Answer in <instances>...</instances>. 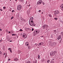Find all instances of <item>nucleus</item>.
<instances>
[{"label": "nucleus", "mask_w": 63, "mask_h": 63, "mask_svg": "<svg viewBox=\"0 0 63 63\" xmlns=\"http://www.w3.org/2000/svg\"><path fill=\"white\" fill-rule=\"evenodd\" d=\"M29 24L32 26H35V24H34L33 20H29Z\"/></svg>", "instance_id": "1"}, {"label": "nucleus", "mask_w": 63, "mask_h": 63, "mask_svg": "<svg viewBox=\"0 0 63 63\" xmlns=\"http://www.w3.org/2000/svg\"><path fill=\"white\" fill-rule=\"evenodd\" d=\"M22 6L21 5H19L17 6V10L18 11H20L22 9Z\"/></svg>", "instance_id": "2"}, {"label": "nucleus", "mask_w": 63, "mask_h": 63, "mask_svg": "<svg viewBox=\"0 0 63 63\" xmlns=\"http://www.w3.org/2000/svg\"><path fill=\"white\" fill-rule=\"evenodd\" d=\"M48 27V26L46 24H44L42 26V28L43 29H45L46 28V29H47Z\"/></svg>", "instance_id": "3"}, {"label": "nucleus", "mask_w": 63, "mask_h": 63, "mask_svg": "<svg viewBox=\"0 0 63 63\" xmlns=\"http://www.w3.org/2000/svg\"><path fill=\"white\" fill-rule=\"evenodd\" d=\"M56 53V51H54L53 52H52L50 53V55H55V54Z\"/></svg>", "instance_id": "4"}, {"label": "nucleus", "mask_w": 63, "mask_h": 63, "mask_svg": "<svg viewBox=\"0 0 63 63\" xmlns=\"http://www.w3.org/2000/svg\"><path fill=\"white\" fill-rule=\"evenodd\" d=\"M43 3V1L41 0H39L37 3V5H41Z\"/></svg>", "instance_id": "5"}, {"label": "nucleus", "mask_w": 63, "mask_h": 63, "mask_svg": "<svg viewBox=\"0 0 63 63\" xmlns=\"http://www.w3.org/2000/svg\"><path fill=\"white\" fill-rule=\"evenodd\" d=\"M22 35H23V38H24V39H26V38H27V35L26 34L23 33Z\"/></svg>", "instance_id": "6"}, {"label": "nucleus", "mask_w": 63, "mask_h": 63, "mask_svg": "<svg viewBox=\"0 0 63 63\" xmlns=\"http://www.w3.org/2000/svg\"><path fill=\"white\" fill-rule=\"evenodd\" d=\"M29 42H26L25 43V45L26 46H27V47H28L29 46Z\"/></svg>", "instance_id": "7"}, {"label": "nucleus", "mask_w": 63, "mask_h": 63, "mask_svg": "<svg viewBox=\"0 0 63 63\" xmlns=\"http://www.w3.org/2000/svg\"><path fill=\"white\" fill-rule=\"evenodd\" d=\"M59 13V12L57 10L56 11V12L54 13V15L55 16L57 15V14H58Z\"/></svg>", "instance_id": "8"}, {"label": "nucleus", "mask_w": 63, "mask_h": 63, "mask_svg": "<svg viewBox=\"0 0 63 63\" xmlns=\"http://www.w3.org/2000/svg\"><path fill=\"white\" fill-rule=\"evenodd\" d=\"M57 43L56 42H54L53 43V46H52V47H53V46H55L56 45Z\"/></svg>", "instance_id": "9"}, {"label": "nucleus", "mask_w": 63, "mask_h": 63, "mask_svg": "<svg viewBox=\"0 0 63 63\" xmlns=\"http://www.w3.org/2000/svg\"><path fill=\"white\" fill-rule=\"evenodd\" d=\"M27 29L28 30V31L29 32H31V29L29 28H27Z\"/></svg>", "instance_id": "10"}, {"label": "nucleus", "mask_w": 63, "mask_h": 63, "mask_svg": "<svg viewBox=\"0 0 63 63\" xmlns=\"http://www.w3.org/2000/svg\"><path fill=\"white\" fill-rule=\"evenodd\" d=\"M57 39L58 40H60V39H61V36H57Z\"/></svg>", "instance_id": "11"}, {"label": "nucleus", "mask_w": 63, "mask_h": 63, "mask_svg": "<svg viewBox=\"0 0 63 63\" xmlns=\"http://www.w3.org/2000/svg\"><path fill=\"white\" fill-rule=\"evenodd\" d=\"M8 49V50H10V52H11V53L13 52H12V49L11 48H9Z\"/></svg>", "instance_id": "12"}, {"label": "nucleus", "mask_w": 63, "mask_h": 63, "mask_svg": "<svg viewBox=\"0 0 63 63\" xmlns=\"http://www.w3.org/2000/svg\"><path fill=\"white\" fill-rule=\"evenodd\" d=\"M34 18H33V17H31L30 18V19L29 20H33Z\"/></svg>", "instance_id": "13"}, {"label": "nucleus", "mask_w": 63, "mask_h": 63, "mask_svg": "<svg viewBox=\"0 0 63 63\" xmlns=\"http://www.w3.org/2000/svg\"><path fill=\"white\" fill-rule=\"evenodd\" d=\"M53 32L55 34L56 33V31L55 30H54L53 31Z\"/></svg>", "instance_id": "14"}, {"label": "nucleus", "mask_w": 63, "mask_h": 63, "mask_svg": "<svg viewBox=\"0 0 63 63\" xmlns=\"http://www.w3.org/2000/svg\"><path fill=\"white\" fill-rule=\"evenodd\" d=\"M17 60H18V59H17V58H16L15 59H14V61H17Z\"/></svg>", "instance_id": "15"}, {"label": "nucleus", "mask_w": 63, "mask_h": 63, "mask_svg": "<svg viewBox=\"0 0 63 63\" xmlns=\"http://www.w3.org/2000/svg\"><path fill=\"white\" fill-rule=\"evenodd\" d=\"M38 59H40V55H38Z\"/></svg>", "instance_id": "16"}, {"label": "nucleus", "mask_w": 63, "mask_h": 63, "mask_svg": "<svg viewBox=\"0 0 63 63\" xmlns=\"http://www.w3.org/2000/svg\"><path fill=\"white\" fill-rule=\"evenodd\" d=\"M20 19L21 20H23V18H22V17H20Z\"/></svg>", "instance_id": "17"}, {"label": "nucleus", "mask_w": 63, "mask_h": 63, "mask_svg": "<svg viewBox=\"0 0 63 63\" xmlns=\"http://www.w3.org/2000/svg\"><path fill=\"white\" fill-rule=\"evenodd\" d=\"M42 62H43L44 61H45V59L44 58H43L42 59Z\"/></svg>", "instance_id": "18"}, {"label": "nucleus", "mask_w": 63, "mask_h": 63, "mask_svg": "<svg viewBox=\"0 0 63 63\" xmlns=\"http://www.w3.org/2000/svg\"><path fill=\"white\" fill-rule=\"evenodd\" d=\"M28 47L29 49H30V48H31V47H30V46H28Z\"/></svg>", "instance_id": "19"}, {"label": "nucleus", "mask_w": 63, "mask_h": 63, "mask_svg": "<svg viewBox=\"0 0 63 63\" xmlns=\"http://www.w3.org/2000/svg\"><path fill=\"white\" fill-rule=\"evenodd\" d=\"M17 35L15 34H12V36H16Z\"/></svg>", "instance_id": "20"}, {"label": "nucleus", "mask_w": 63, "mask_h": 63, "mask_svg": "<svg viewBox=\"0 0 63 63\" xmlns=\"http://www.w3.org/2000/svg\"><path fill=\"white\" fill-rule=\"evenodd\" d=\"M60 7L61 8V7H62V8H63V4H62L61 5V6H60Z\"/></svg>", "instance_id": "21"}, {"label": "nucleus", "mask_w": 63, "mask_h": 63, "mask_svg": "<svg viewBox=\"0 0 63 63\" xmlns=\"http://www.w3.org/2000/svg\"><path fill=\"white\" fill-rule=\"evenodd\" d=\"M11 34H13L14 33V32L13 31H10Z\"/></svg>", "instance_id": "22"}, {"label": "nucleus", "mask_w": 63, "mask_h": 63, "mask_svg": "<svg viewBox=\"0 0 63 63\" xmlns=\"http://www.w3.org/2000/svg\"><path fill=\"white\" fill-rule=\"evenodd\" d=\"M36 34H38L39 33L38 32V31H36Z\"/></svg>", "instance_id": "23"}, {"label": "nucleus", "mask_w": 63, "mask_h": 63, "mask_svg": "<svg viewBox=\"0 0 63 63\" xmlns=\"http://www.w3.org/2000/svg\"><path fill=\"white\" fill-rule=\"evenodd\" d=\"M50 62V61L49 60H48L47 61V63H49V62Z\"/></svg>", "instance_id": "24"}, {"label": "nucleus", "mask_w": 63, "mask_h": 63, "mask_svg": "<svg viewBox=\"0 0 63 63\" xmlns=\"http://www.w3.org/2000/svg\"><path fill=\"white\" fill-rule=\"evenodd\" d=\"M49 16L50 17H52V16L50 14V15H49Z\"/></svg>", "instance_id": "25"}, {"label": "nucleus", "mask_w": 63, "mask_h": 63, "mask_svg": "<svg viewBox=\"0 0 63 63\" xmlns=\"http://www.w3.org/2000/svg\"><path fill=\"white\" fill-rule=\"evenodd\" d=\"M41 44V45H43L44 43L43 42H41L40 43Z\"/></svg>", "instance_id": "26"}, {"label": "nucleus", "mask_w": 63, "mask_h": 63, "mask_svg": "<svg viewBox=\"0 0 63 63\" xmlns=\"http://www.w3.org/2000/svg\"><path fill=\"white\" fill-rule=\"evenodd\" d=\"M54 19H55V20H57L58 18H55Z\"/></svg>", "instance_id": "27"}, {"label": "nucleus", "mask_w": 63, "mask_h": 63, "mask_svg": "<svg viewBox=\"0 0 63 63\" xmlns=\"http://www.w3.org/2000/svg\"><path fill=\"white\" fill-rule=\"evenodd\" d=\"M14 12H15V10H13L12 11V13H14Z\"/></svg>", "instance_id": "28"}, {"label": "nucleus", "mask_w": 63, "mask_h": 63, "mask_svg": "<svg viewBox=\"0 0 63 63\" xmlns=\"http://www.w3.org/2000/svg\"><path fill=\"white\" fill-rule=\"evenodd\" d=\"M19 31H22L23 30H22V29H20V30H19Z\"/></svg>", "instance_id": "29"}, {"label": "nucleus", "mask_w": 63, "mask_h": 63, "mask_svg": "<svg viewBox=\"0 0 63 63\" xmlns=\"http://www.w3.org/2000/svg\"><path fill=\"white\" fill-rule=\"evenodd\" d=\"M3 9H6V7H3Z\"/></svg>", "instance_id": "30"}, {"label": "nucleus", "mask_w": 63, "mask_h": 63, "mask_svg": "<svg viewBox=\"0 0 63 63\" xmlns=\"http://www.w3.org/2000/svg\"><path fill=\"white\" fill-rule=\"evenodd\" d=\"M2 41H3V40H2V39L0 40V42L1 43V42H2Z\"/></svg>", "instance_id": "31"}, {"label": "nucleus", "mask_w": 63, "mask_h": 63, "mask_svg": "<svg viewBox=\"0 0 63 63\" xmlns=\"http://www.w3.org/2000/svg\"><path fill=\"white\" fill-rule=\"evenodd\" d=\"M14 18V17L13 16H12V17L11 18V19L12 20V19H13Z\"/></svg>", "instance_id": "32"}, {"label": "nucleus", "mask_w": 63, "mask_h": 63, "mask_svg": "<svg viewBox=\"0 0 63 63\" xmlns=\"http://www.w3.org/2000/svg\"><path fill=\"white\" fill-rule=\"evenodd\" d=\"M36 35H37V34L36 33L35 34H33V36H36Z\"/></svg>", "instance_id": "33"}, {"label": "nucleus", "mask_w": 63, "mask_h": 63, "mask_svg": "<svg viewBox=\"0 0 63 63\" xmlns=\"http://www.w3.org/2000/svg\"><path fill=\"white\" fill-rule=\"evenodd\" d=\"M11 60V59H8V61H10Z\"/></svg>", "instance_id": "34"}, {"label": "nucleus", "mask_w": 63, "mask_h": 63, "mask_svg": "<svg viewBox=\"0 0 63 63\" xmlns=\"http://www.w3.org/2000/svg\"><path fill=\"white\" fill-rule=\"evenodd\" d=\"M61 34H62V35H63V32H61Z\"/></svg>", "instance_id": "35"}, {"label": "nucleus", "mask_w": 63, "mask_h": 63, "mask_svg": "<svg viewBox=\"0 0 63 63\" xmlns=\"http://www.w3.org/2000/svg\"><path fill=\"white\" fill-rule=\"evenodd\" d=\"M42 4L43 5H45V3L44 2H42Z\"/></svg>", "instance_id": "36"}, {"label": "nucleus", "mask_w": 63, "mask_h": 63, "mask_svg": "<svg viewBox=\"0 0 63 63\" xmlns=\"http://www.w3.org/2000/svg\"><path fill=\"white\" fill-rule=\"evenodd\" d=\"M0 11H3V10L2 9H0Z\"/></svg>", "instance_id": "37"}, {"label": "nucleus", "mask_w": 63, "mask_h": 63, "mask_svg": "<svg viewBox=\"0 0 63 63\" xmlns=\"http://www.w3.org/2000/svg\"><path fill=\"white\" fill-rule=\"evenodd\" d=\"M34 30V29L33 28H32V31H33Z\"/></svg>", "instance_id": "38"}, {"label": "nucleus", "mask_w": 63, "mask_h": 63, "mask_svg": "<svg viewBox=\"0 0 63 63\" xmlns=\"http://www.w3.org/2000/svg\"><path fill=\"white\" fill-rule=\"evenodd\" d=\"M2 54V52L1 51H0V54Z\"/></svg>", "instance_id": "39"}, {"label": "nucleus", "mask_w": 63, "mask_h": 63, "mask_svg": "<svg viewBox=\"0 0 63 63\" xmlns=\"http://www.w3.org/2000/svg\"><path fill=\"white\" fill-rule=\"evenodd\" d=\"M20 2H22V1H23V0H20Z\"/></svg>", "instance_id": "40"}, {"label": "nucleus", "mask_w": 63, "mask_h": 63, "mask_svg": "<svg viewBox=\"0 0 63 63\" xmlns=\"http://www.w3.org/2000/svg\"><path fill=\"white\" fill-rule=\"evenodd\" d=\"M39 45H40V46H42V45H41V43H39Z\"/></svg>", "instance_id": "41"}, {"label": "nucleus", "mask_w": 63, "mask_h": 63, "mask_svg": "<svg viewBox=\"0 0 63 63\" xmlns=\"http://www.w3.org/2000/svg\"><path fill=\"white\" fill-rule=\"evenodd\" d=\"M37 60H36L35 61V63H37Z\"/></svg>", "instance_id": "42"}, {"label": "nucleus", "mask_w": 63, "mask_h": 63, "mask_svg": "<svg viewBox=\"0 0 63 63\" xmlns=\"http://www.w3.org/2000/svg\"><path fill=\"white\" fill-rule=\"evenodd\" d=\"M59 21H60V22H61V21H62V20H59Z\"/></svg>", "instance_id": "43"}, {"label": "nucleus", "mask_w": 63, "mask_h": 63, "mask_svg": "<svg viewBox=\"0 0 63 63\" xmlns=\"http://www.w3.org/2000/svg\"><path fill=\"white\" fill-rule=\"evenodd\" d=\"M42 12V11H41V10H39L38 11V12Z\"/></svg>", "instance_id": "44"}, {"label": "nucleus", "mask_w": 63, "mask_h": 63, "mask_svg": "<svg viewBox=\"0 0 63 63\" xmlns=\"http://www.w3.org/2000/svg\"><path fill=\"white\" fill-rule=\"evenodd\" d=\"M6 32H8V30L6 29Z\"/></svg>", "instance_id": "45"}, {"label": "nucleus", "mask_w": 63, "mask_h": 63, "mask_svg": "<svg viewBox=\"0 0 63 63\" xmlns=\"http://www.w3.org/2000/svg\"><path fill=\"white\" fill-rule=\"evenodd\" d=\"M35 45L36 46H37V44L35 43Z\"/></svg>", "instance_id": "46"}, {"label": "nucleus", "mask_w": 63, "mask_h": 63, "mask_svg": "<svg viewBox=\"0 0 63 63\" xmlns=\"http://www.w3.org/2000/svg\"><path fill=\"white\" fill-rule=\"evenodd\" d=\"M5 55V53H4L3 54V55Z\"/></svg>", "instance_id": "47"}, {"label": "nucleus", "mask_w": 63, "mask_h": 63, "mask_svg": "<svg viewBox=\"0 0 63 63\" xmlns=\"http://www.w3.org/2000/svg\"><path fill=\"white\" fill-rule=\"evenodd\" d=\"M13 42V41H12V40H10V42Z\"/></svg>", "instance_id": "48"}, {"label": "nucleus", "mask_w": 63, "mask_h": 63, "mask_svg": "<svg viewBox=\"0 0 63 63\" xmlns=\"http://www.w3.org/2000/svg\"><path fill=\"white\" fill-rule=\"evenodd\" d=\"M8 33H11V32L9 31V32H8Z\"/></svg>", "instance_id": "49"}, {"label": "nucleus", "mask_w": 63, "mask_h": 63, "mask_svg": "<svg viewBox=\"0 0 63 63\" xmlns=\"http://www.w3.org/2000/svg\"><path fill=\"white\" fill-rule=\"evenodd\" d=\"M61 8H62V9H63V7H61Z\"/></svg>", "instance_id": "50"}, {"label": "nucleus", "mask_w": 63, "mask_h": 63, "mask_svg": "<svg viewBox=\"0 0 63 63\" xmlns=\"http://www.w3.org/2000/svg\"><path fill=\"white\" fill-rule=\"evenodd\" d=\"M61 22L62 23H63V21H62Z\"/></svg>", "instance_id": "51"}, {"label": "nucleus", "mask_w": 63, "mask_h": 63, "mask_svg": "<svg viewBox=\"0 0 63 63\" xmlns=\"http://www.w3.org/2000/svg\"><path fill=\"white\" fill-rule=\"evenodd\" d=\"M0 31H2V29H0Z\"/></svg>", "instance_id": "52"}, {"label": "nucleus", "mask_w": 63, "mask_h": 63, "mask_svg": "<svg viewBox=\"0 0 63 63\" xmlns=\"http://www.w3.org/2000/svg\"><path fill=\"white\" fill-rule=\"evenodd\" d=\"M17 38H18V36H17Z\"/></svg>", "instance_id": "53"}, {"label": "nucleus", "mask_w": 63, "mask_h": 63, "mask_svg": "<svg viewBox=\"0 0 63 63\" xmlns=\"http://www.w3.org/2000/svg\"><path fill=\"white\" fill-rule=\"evenodd\" d=\"M42 37H44V36H42Z\"/></svg>", "instance_id": "54"}, {"label": "nucleus", "mask_w": 63, "mask_h": 63, "mask_svg": "<svg viewBox=\"0 0 63 63\" xmlns=\"http://www.w3.org/2000/svg\"><path fill=\"white\" fill-rule=\"evenodd\" d=\"M56 11H54V12H55V13H56Z\"/></svg>", "instance_id": "55"}, {"label": "nucleus", "mask_w": 63, "mask_h": 63, "mask_svg": "<svg viewBox=\"0 0 63 63\" xmlns=\"http://www.w3.org/2000/svg\"><path fill=\"white\" fill-rule=\"evenodd\" d=\"M62 10L63 11V9H62Z\"/></svg>", "instance_id": "56"}, {"label": "nucleus", "mask_w": 63, "mask_h": 63, "mask_svg": "<svg viewBox=\"0 0 63 63\" xmlns=\"http://www.w3.org/2000/svg\"><path fill=\"white\" fill-rule=\"evenodd\" d=\"M38 46H40V45H39V44H38Z\"/></svg>", "instance_id": "57"}, {"label": "nucleus", "mask_w": 63, "mask_h": 63, "mask_svg": "<svg viewBox=\"0 0 63 63\" xmlns=\"http://www.w3.org/2000/svg\"><path fill=\"white\" fill-rule=\"evenodd\" d=\"M52 60H54V59H52Z\"/></svg>", "instance_id": "58"}, {"label": "nucleus", "mask_w": 63, "mask_h": 63, "mask_svg": "<svg viewBox=\"0 0 63 63\" xmlns=\"http://www.w3.org/2000/svg\"><path fill=\"white\" fill-rule=\"evenodd\" d=\"M42 14H43V13L42 12Z\"/></svg>", "instance_id": "59"}, {"label": "nucleus", "mask_w": 63, "mask_h": 63, "mask_svg": "<svg viewBox=\"0 0 63 63\" xmlns=\"http://www.w3.org/2000/svg\"><path fill=\"white\" fill-rule=\"evenodd\" d=\"M10 1H11V0H10Z\"/></svg>", "instance_id": "60"}, {"label": "nucleus", "mask_w": 63, "mask_h": 63, "mask_svg": "<svg viewBox=\"0 0 63 63\" xmlns=\"http://www.w3.org/2000/svg\"><path fill=\"white\" fill-rule=\"evenodd\" d=\"M7 57V56H5V57Z\"/></svg>", "instance_id": "61"}, {"label": "nucleus", "mask_w": 63, "mask_h": 63, "mask_svg": "<svg viewBox=\"0 0 63 63\" xmlns=\"http://www.w3.org/2000/svg\"><path fill=\"white\" fill-rule=\"evenodd\" d=\"M5 54H6H6H7L6 53Z\"/></svg>", "instance_id": "62"}, {"label": "nucleus", "mask_w": 63, "mask_h": 63, "mask_svg": "<svg viewBox=\"0 0 63 63\" xmlns=\"http://www.w3.org/2000/svg\"><path fill=\"white\" fill-rule=\"evenodd\" d=\"M15 1H16V0H15Z\"/></svg>", "instance_id": "63"}, {"label": "nucleus", "mask_w": 63, "mask_h": 63, "mask_svg": "<svg viewBox=\"0 0 63 63\" xmlns=\"http://www.w3.org/2000/svg\"><path fill=\"white\" fill-rule=\"evenodd\" d=\"M62 63H63V62Z\"/></svg>", "instance_id": "64"}]
</instances>
